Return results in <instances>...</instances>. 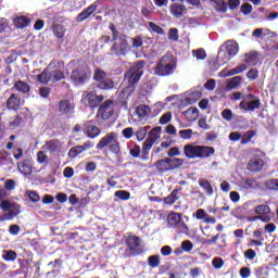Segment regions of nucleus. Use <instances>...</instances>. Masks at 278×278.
Listing matches in <instances>:
<instances>
[{
  "instance_id": "obj_24",
  "label": "nucleus",
  "mask_w": 278,
  "mask_h": 278,
  "mask_svg": "<svg viewBox=\"0 0 278 278\" xmlns=\"http://www.w3.org/2000/svg\"><path fill=\"white\" fill-rule=\"evenodd\" d=\"M17 168L22 175L29 176L33 173L31 164L29 162L17 163Z\"/></svg>"
},
{
  "instance_id": "obj_3",
  "label": "nucleus",
  "mask_w": 278,
  "mask_h": 278,
  "mask_svg": "<svg viewBox=\"0 0 278 278\" xmlns=\"http://www.w3.org/2000/svg\"><path fill=\"white\" fill-rule=\"evenodd\" d=\"M105 147H109V151H111V153H114L116 157H121V142H118L117 132L112 131L100 139L97 144V149L102 150L105 149Z\"/></svg>"
},
{
  "instance_id": "obj_20",
  "label": "nucleus",
  "mask_w": 278,
  "mask_h": 278,
  "mask_svg": "<svg viewBox=\"0 0 278 278\" xmlns=\"http://www.w3.org/2000/svg\"><path fill=\"white\" fill-rule=\"evenodd\" d=\"M239 51H240V46L238 45V42L233 40H228L226 42V52L230 55V58H236Z\"/></svg>"
},
{
  "instance_id": "obj_34",
  "label": "nucleus",
  "mask_w": 278,
  "mask_h": 278,
  "mask_svg": "<svg viewBox=\"0 0 278 278\" xmlns=\"http://www.w3.org/2000/svg\"><path fill=\"white\" fill-rule=\"evenodd\" d=\"M242 81L241 76H235L232 77L228 85L226 86V90H233V88H238L240 86V83Z\"/></svg>"
},
{
  "instance_id": "obj_14",
  "label": "nucleus",
  "mask_w": 278,
  "mask_h": 278,
  "mask_svg": "<svg viewBox=\"0 0 278 278\" xmlns=\"http://www.w3.org/2000/svg\"><path fill=\"white\" fill-rule=\"evenodd\" d=\"M248 168L252 173L260 172L262 168H264V160L262 157H260V156H254L248 163Z\"/></svg>"
},
{
  "instance_id": "obj_28",
  "label": "nucleus",
  "mask_w": 278,
  "mask_h": 278,
  "mask_svg": "<svg viewBox=\"0 0 278 278\" xmlns=\"http://www.w3.org/2000/svg\"><path fill=\"white\" fill-rule=\"evenodd\" d=\"M200 188H203V190L208 194V197H212L214 194V189L212 188V184H210V180L207 179H200L199 180Z\"/></svg>"
},
{
  "instance_id": "obj_23",
  "label": "nucleus",
  "mask_w": 278,
  "mask_h": 278,
  "mask_svg": "<svg viewBox=\"0 0 278 278\" xmlns=\"http://www.w3.org/2000/svg\"><path fill=\"white\" fill-rule=\"evenodd\" d=\"M45 147L48 151H50V153H55V151H60V149H62V143H60V140L52 139L47 141Z\"/></svg>"
},
{
  "instance_id": "obj_6",
  "label": "nucleus",
  "mask_w": 278,
  "mask_h": 278,
  "mask_svg": "<svg viewBox=\"0 0 278 278\" xmlns=\"http://www.w3.org/2000/svg\"><path fill=\"white\" fill-rule=\"evenodd\" d=\"M239 108L240 110H244V112H255V110H260L262 108V101L257 96L249 93L239 103Z\"/></svg>"
},
{
  "instance_id": "obj_7",
  "label": "nucleus",
  "mask_w": 278,
  "mask_h": 278,
  "mask_svg": "<svg viewBox=\"0 0 278 278\" xmlns=\"http://www.w3.org/2000/svg\"><path fill=\"white\" fill-rule=\"evenodd\" d=\"M184 164L181 159H165L156 162L155 167L159 173H166L168 170H174V168H179Z\"/></svg>"
},
{
  "instance_id": "obj_54",
  "label": "nucleus",
  "mask_w": 278,
  "mask_h": 278,
  "mask_svg": "<svg viewBox=\"0 0 278 278\" xmlns=\"http://www.w3.org/2000/svg\"><path fill=\"white\" fill-rule=\"evenodd\" d=\"M192 134H194V131H192V129H184V130L179 131V136L184 140H190V138H192Z\"/></svg>"
},
{
  "instance_id": "obj_11",
  "label": "nucleus",
  "mask_w": 278,
  "mask_h": 278,
  "mask_svg": "<svg viewBox=\"0 0 278 278\" xmlns=\"http://www.w3.org/2000/svg\"><path fill=\"white\" fill-rule=\"evenodd\" d=\"M140 238L136 236H128L126 239V244L129 249V251L132 253V255H140Z\"/></svg>"
},
{
  "instance_id": "obj_59",
  "label": "nucleus",
  "mask_w": 278,
  "mask_h": 278,
  "mask_svg": "<svg viewBox=\"0 0 278 278\" xmlns=\"http://www.w3.org/2000/svg\"><path fill=\"white\" fill-rule=\"evenodd\" d=\"M11 207H12V202H10V200H2L0 202V210H2V212H10Z\"/></svg>"
},
{
  "instance_id": "obj_47",
  "label": "nucleus",
  "mask_w": 278,
  "mask_h": 278,
  "mask_svg": "<svg viewBox=\"0 0 278 278\" xmlns=\"http://www.w3.org/2000/svg\"><path fill=\"white\" fill-rule=\"evenodd\" d=\"M80 153H84V148H81L80 146L73 147L68 151V157H75L76 155H79Z\"/></svg>"
},
{
  "instance_id": "obj_60",
  "label": "nucleus",
  "mask_w": 278,
  "mask_h": 278,
  "mask_svg": "<svg viewBox=\"0 0 278 278\" xmlns=\"http://www.w3.org/2000/svg\"><path fill=\"white\" fill-rule=\"evenodd\" d=\"M222 117L224 118V121L231 122L233 121V113L231 112V110L226 109L222 112Z\"/></svg>"
},
{
  "instance_id": "obj_25",
  "label": "nucleus",
  "mask_w": 278,
  "mask_h": 278,
  "mask_svg": "<svg viewBox=\"0 0 278 278\" xmlns=\"http://www.w3.org/2000/svg\"><path fill=\"white\" fill-rule=\"evenodd\" d=\"M201 97H203V93L201 91H191L188 97L185 99L186 103H188L189 105H192V103H197V101H199V99H201Z\"/></svg>"
},
{
  "instance_id": "obj_12",
  "label": "nucleus",
  "mask_w": 278,
  "mask_h": 278,
  "mask_svg": "<svg viewBox=\"0 0 278 278\" xmlns=\"http://www.w3.org/2000/svg\"><path fill=\"white\" fill-rule=\"evenodd\" d=\"M71 79L74 84H84V81H86V70L84 66H79L74 70L72 72Z\"/></svg>"
},
{
  "instance_id": "obj_49",
  "label": "nucleus",
  "mask_w": 278,
  "mask_h": 278,
  "mask_svg": "<svg viewBox=\"0 0 278 278\" xmlns=\"http://www.w3.org/2000/svg\"><path fill=\"white\" fill-rule=\"evenodd\" d=\"M148 27L151 31H154L155 34H164V29L153 22H149Z\"/></svg>"
},
{
  "instance_id": "obj_1",
  "label": "nucleus",
  "mask_w": 278,
  "mask_h": 278,
  "mask_svg": "<svg viewBox=\"0 0 278 278\" xmlns=\"http://www.w3.org/2000/svg\"><path fill=\"white\" fill-rule=\"evenodd\" d=\"M144 74V62L139 61L135 63L126 73L124 81H127V86L123 88L119 93V99H129L136 90V84L140 81V77Z\"/></svg>"
},
{
  "instance_id": "obj_27",
  "label": "nucleus",
  "mask_w": 278,
  "mask_h": 278,
  "mask_svg": "<svg viewBox=\"0 0 278 278\" xmlns=\"http://www.w3.org/2000/svg\"><path fill=\"white\" fill-rule=\"evenodd\" d=\"M184 116L187 118V121H197V118H199V109L189 108L184 112Z\"/></svg>"
},
{
  "instance_id": "obj_56",
  "label": "nucleus",
  "mask_w": 278,
  "mask_h": 278,
  "mask_svg": "<svg viewBox=\"0 0 278 278\" xmlns=\"http://www.w3.org/2000/svg\"><path fill=\"white\" fill-rule=\"evenodd\" d=\"M173 118V113L167 112L163 114L160 118V124L161 125H166L167 123H170V119Z\"/></svg>"
},
{
  "instance_id": "obj_2",
  "label": "nucleus",
  "mask_w": 278,
  "mask_h": 278,
  "mask_svg": "<svg viewBox=\"0 0 278 278\" xmlns=\"http://www.w3.org/2000/svg\"><path fill=\"white\" fill-rule=\"evenodd\" d=\"M184 153L186 157H189L190 160H197V157H211V155H214V153H216V150L214 149V147L186 144L184 147Z\"/></svg>"
},
{
  "instance_id": "obj_46",
  "label": "nucleus",
  "mask_w": 278,
  "mask_h": 278,
  "mask_svg": "<svg viewBox=\"0 0 278 278\" xmlns=\"http://www.w3.org/2000/svg\"><path fill=\"white\" fill-rule=\"evenodd\" d=\"M193 56L197 58V60H205V58H207V53L205 52V49L200 48L198 50H193Z\"/></svg>"
},
{
  "instance_id": "obj_33",
  "label": "nucleus",
  "mask_w": 278,
  "mask_h": 278,
  "mask_svg": "<svg viewBox=\"0 0 278 278\" xmlns=\"http://www.w3.org/2000/svg\"><path fill=\"white\" fill-rule=\"evenodd\" d=\"M212 5L217 12H227V2L225 0H212Z\"/></svg>"
},
{
  "instance_id": "obj_35",
  "label": "nucleus",
  "mask_w": 278,
  "mask_h": 278,
  "mask_svg": "<svg viewBox=\"0 0 278 278\" xmlns=\"http://www.w3.org/2000/svg\"><path fill=\"white\" fill-rule=\"evenodd\" d=\"M232 56H230L227 51L225 50H219L218 54H217V62L219 64H227V62H229V60H231Z\"/></svg>"
},
{
  "instance_id": "obj_32",
  "label": "nucleus",
  "mask_w": 278,
  "mask_h": 278,
  "mask_svg": "<svg viewBox=\"0 0 278 278\" xmlns=\"http://www.w3.org/2000/svg\"><path fill=\"white\" fill-rule=\"evenodd\" d=\"M16 257H18V254L12 250H3L2 252V260H4V262H14Z\"/></svg>"
},
{
  "instance_id": "obj_38",
  "label": "nucleus",
  "mask_w": 278,
  "mask_h": 278,
  "mask_svg": "<svg viewBox=\"0 0 278 278\" xmlns=\"http://www.w3.org/2000/svg\"><path fill=\"white\" fill-rule=\"evenodd\" d=\"M160 264V255H151L148 257V266H150V268H157Z\"/></svg>"
},
{
  "instance_id": "obj_53",
  "label": "nucleus",
  "mask_w": 278,
  "mask_h": 278,
  "mask_svg": "<svg viewBox=\"0 0 278 278\" xmlns=\"http://www.w3.org/2000/svg\"><path fill=\"white\" fill-rule=\"evenodd\" d=\"M181 249L182 251H186V253H190V251L194 249V244H192V241L186 240V241H182Z\"/></svg>"
},
{
  "instance_id": "obj_39",
  "label": "nucleus",
  "mask_w": 278,
  "mask_h": 278,
  "mask_svg": "<svg viewBox=\"0 0 278 278\" xmlns=\"http://www.w3.org/2000/svg\"><path fill=\"white\" fill-rule=\"evenodd\" d=\"M153 144H155V141L147 138L146 141L143 142L142 150L144 155H149V152L151 149H153Z\"/></svg>"
},
{
  "instance_id": "obj_9",
  "label": "nucleus",
  "mask_w": 278,
  "mask_h": 278,
  "mask_svg": "<svg viewBox=\"0 0 278 278\" xmlns=\"http://www.w3.org/2000/svg\"><path fill=\"white\" fill-rule=\"evenodd\" d=\"M50 68H55L50 72L51 81H62L64 79V72L60 68H64V62L63 61H52L49 64Z\"/></svg>"
},
{
  "instance_id": "obj_26",
  "label": "nucleus",
  "mask_w": 278,
  "mask_h": 278,
  "mask_svg": "<svg viewBox=\"0 0 278 278\" xmlns=\"http://www.w3.org/2000/svg\"><path fill=\"white\" fill-rule=\"evenodd\" d=\"M13 23L17 29H23L24 27H27L29 25L30 21L28 17L25 16H17L13 20Z\"/></svg>"
},
{
  "instance_id": "obj_15",
  "label": "nucleus",
  "mask_w": 278,
  "mask_h": 278,
  "mask_svg": "<svg viewBox=\"0 0 278 278\" xmlns=\"http://www.w3.org/2000/svg\"><path fill=\"white\" fill-rule=\"evenodd\" d=\"M169 11H170V14H173V16H175L176 18H181V16H184L186 12H188V9L184 4L173 3L169 7Z\"/></svg>"
},
{
  "instance_id": "obj_31",
  "label": "nucleus",
  "mask_w": 278,
  "mask_h": 278,
  "mask_svg": "<svg viewBox=\"0 0 278 278\" xmlns=\"http://www.w3.org/2000/svg\"><path fill=\"white\" fill-rule=\"evenodd\" d=\"M40 84H49L51 81V72L48 68H45L41 74L37 77Z\"/></svg>"
},
{
  "instance_id": "obj_36",
  "label": "nucleus",
  "mask_w": 278,
  "mask_h": 278,
  "mask_svg": "<svg viewBox=\"0 0 278 278\" xmlns=\"http://www.w3.org/2000/svg\"><path fill=\"white\" fill-rule=\"evenodd\" d=\"M256 135H257V131L255 130L245 131L242 135L241 144H248V142H251V139L254 138Z\"/></svg>"
},
{
  "instance_id": "obj_42",
  "label": "nucleus",
  "mask_w": 278,
  "mask_h": 278,
  "mask_svg": "<svg viewBox=\"0 0 278 278\" xmlns=\"http://www.w3.org/2000/svg\"><path fill=\"white\" fill-rule=\"evenodd\" d=\"M99 88H101L102 90H112V88H114V83L112 81V79H103L102 81H100Z\"/></svg>"
},
{
  "instance_id": "obj_63",
  "label": "nucleus",
  "mask_w": 278,
  "mask_h": 278,
  "mask_svg": "<svg viewBox=\"0 0 278 278\" xmlns=\"http://www.w3.org/2000/svg\"><path fill=\"white\" fill-rule=\"evenodd\" d=\"M248 79L255 80L257 77H260V71L252 68L247 73Z\"/></svg>"
},
{
  "instance_id": "obj_52",
  "label": "nucleus",
  "mask_w": 278,
  "mask_h": 278,
  "mask_svg": "<svg viewBox=\"0 0 278 278\" xmlns=\"http://www.w3.org/2000/svg\"><path fill=\"white\" fill-rule=\"evenodd\" d=\"M21 125H23V118L21 116H15L10 122V127H12V129H16V127H21Z\"/></svg>"
},
{
  "instance_id": "obj_51",
  "label": "nucleus",
  "mask_w": 278,
  "mask_h": 278,
  "mask_svg": "<svg viewBox=\"0 0 278 278\" xmlns=\"http://www.w3.org/2000/svg\"><path fill=\"white\" fill-rule=\"evenodd\" d=\"M160 131L161 128L160 127H155L150 131V137H148L150 140H153L154 142L156 140H160Z\"/></svg>"
},
{
  "instance_id": "obj_21",
  "label": "nucleus",
  "mask_w": 278,
  "mask_h": 278,
  "mask_svg": "<svg viewBox=\"0 0 278 278\" xmlns=\"http://www.w3.org/2000/svg\"><path fill=\"white\" fill-rule=\"evenodd\" d=\"M7 108L8 110H18L21 108V98L16 93L11 94L7 101Z\"/></svg>"
},
{
  "instance_id": "obj_43",
  "label": "nucleus",
  "mask_w": 278,
  "mask_h": 278,
  "mask_svg": "<svg viewBox=\"0 0 278 278\" xmlns=\"http://www.w3.org/2000/svg\"><path fill=\"white\" fill-rule=\"evenodd\" d=\"M115 197L117 199H121V201H129L131 193L125 190H118L115 192Z\"/></svg>"
},
{
  "instance_id": "obj_55",
  "label": "nucleus",
  "mask_w": 278,
  "mask_h": 278,
  "mask_svg": "<svg viewBox=\"0 0 278 278\" xmlns=\"http://www.w3.org/2000/svg\"><path fill=\"white\" fill-rule=\"evenodd\" d=\"M257 58V54L255 52H250L244 54V62L245 64H253Z\"/></svg>"
},
{
  "instance_id": "obj_8",
  "label": "nucleus",
  "mask_w": 278,
  "mask_h": 278,
  "mask_svg": "<svg viewBox=\"0 0 278 278\" xmlns=\"http://www.w3.org/2000/svg\"><path fill=\"white\" fill-rule=\"evenodd\" d=\"M103 101V96H97L96 91H85L83 93L81 103L86 108H91V110H94V108L99 106V103Z\"/></svg>"
},
{
  "instance_id": "obj_10",
  "label": "nucleus",
  "mask_w": 278,
  "mask_h": 278,
  "mask_svg": "<svg viewBox=\"0 0 278 278\" xmlns=\"http://www.w3.org/2000/svg\"><path fill=\"white\" fill-rule=\"evenodd\" d=\"M98 113L104 121L112 118L114 115V100H106L103 104L100 105Z\"/></svg>"
},
{
  "instance_id": "obj_58",
  "label": "nucleus",
  "mask_w": 278,
  "mask_h": 278,
  "mask_svg": "<svg viewBox=\"0 0 278 278\" xmlns=\"http://www.w3.org/2000/svg\"><path fill=\"white\" fill-rule=\"evenodd\" d=\"M48 160H49V156H47L45 152L42 151L37 152L38 164H47Z\"/></svg>"
},
{
  "instance_id": "obj_62",
  "label": "nucleus",
  "mask_w": 278,
  "mask_h": 278,
  "mask_svg": "<svg viewBox=\"0 0 278 278\" xmlns=\"http://www.w3.org/2000/svg\"><path fill=\"white\" fill-rule=\"evenodd\" d=\"M122 136L126 138V140H129V138L134 137V128L132 127H127L122 130Z\"/></svg>"
},
{
  "instance_id": "obj_30",
  "label": "nucleus",
  "mask_w": 278,
  "mask_h": 278,
  "mask_svg": "<svg viewBox=\"0 0 278 278\" xmlns=\"http://www.w3.org/2000/svg\"><path fill=\"white\" fill-rule=\"evenodd\" d=\"M150 112H151V109H149V105H144V104L139 105L136 110V114L140 119L149 116Z\"/></svg>"
},
{
  "instance_id": "obj_57",
  "label": "nucleus",
  "mask_w": 278,
  "mask_h": 278,
  "mask_svg": "<svg viewBox=\"0 0 278 278\" xmlns=\"http://www.w3.org/2000/svg\"><path fill=\"white\" fill-rule=\"evenodd\" d=\"M26 194L33 203H38V201H40V195H38V192L36 191H27Z\"/></svg>"
},
{
  "instance_id": "obj_29",
  "label": "nucleus",
  "mask_w": 278,
  "mask_h": 278,
  "mask_svg": "<svg viewBox=\"0 0 278 278\" xmlns=\"http://www.w3.org/2000/svg\"><path fill=\"white\" fill-rule=\"evenodd\" d=\"M14 88L17 90V92H22L23 94H27V92H29V90H31L29 85L22 80L16 81L14 84Z\"/></svg>"
},
{
  "instance_id": "obj_44",
  "label": "nucleus",
  "mask_w": 278,
  "mask_h": 278,
  "mask_svg": "<svg viewBox=\"0 0 278 278\" xmlns=\"http://www.w3.org/2000/svg\"><path fill=\"white\" fill-rule=\"evenodd\" d=\"M179 191L176 189L174 190L167 198H165V203L167 205H173V203H175V201H177V199H179V197H177V193Z\"/></svg>"
},
{
  "instance_id": "obj_5",
  "label": "nucleus",
  "mask_w": 278,
  "mask_h": 278,
  "mask_svg": "<svg viewBox=\"0 0 278 278\" xmlns=\"http://www.w3.org/2000/svg\"><path fill=\"white\" fill-rule=\"evenodd\" d=\"M126 35H119L115 39H112L114 42L110 49V55H116V58L125 56L129 53V42L127 41Z\"/></svg>"
},
{
  "instance_id": "obj_13",
  "label": "nucleus",
  "mask_w": 278,
  "mask_h": 278,
  "mask_svg": "<svg viewBox=\"0 0 278 278\" xmlns=\"http://www.w3.org/2000/svg\"><path fill=\"white\" fill-rule=\"evenodd\" d=\"M195 218L197 220H203L206 225H214L216 223V217L210 216L203 208H199L195 212Z\"/></svg>"
},
{
  "instance_id": "obj_18",
  "label": "nucleus",
  "mask_w": 278,
  "mask_h": 278,
  "mask_svg": "<svg viewBox=\"0 0 278 278\" xmlns=\"http://www.w3.org/2000/svg\"><path fill=\"white\" fill-rule=\"evenodd\" d=\"M75 110V104L71 103L68 100H63L59 102V111L63 115L73 114Z\"/></svg>"
},
{
  "instance_id": "obj_40",
  "label": "nucleus",
  "mask_w": 278,
  "mask_h": 278,
  "mask_svg": "<svg viewBox=\"0 0 278 278\" xmlns=\"http://www.w3.org/2000/svg\"><path fill=\"white\" fill-rule=\"evenodd\" d=\"M8 213L11 216V218H15V216H18L21 214V205L12 202L11 208Z\"/></svg>"
},
{
  "instance_id": "obj_48",
  "label": "nucleus",
  "mask_w": 278,
  "mask_h": 278,
  "mask_svg": "<svg viewBox=\"0 0 278 278\" xmlns=\"http://www.w3.org/2000/svg\"><path fill=\"white\" fill-rule=\"evenodd\" d=\"M148 131H149V130L147 129V127L139 128V129L137 130V132H136L137 140H138L139 142H142V140H143L144 138H147Z\"/></svg>"
},
{
  "instance_id": "obj_19",
  "label": "nucleus",
  "mask_w": 278,
  "mask_h": 278,
  "mask_svg": "<svg viewBox=\"0 0 278 278\" xmlns=\"http://www.w3.org/2000/svg\"><path fill=\"white\" fill-rule=\"evenodd\" d=\"M85 131L88 138H97L101 134V129L92 124V121L85 123Z\"/></svg>"
},
{
  "instance_id": "obj_50",
  "label": "nucleus",
  "mask_w": 278,
  "mask_h": 278,
  "mask_svg": "<svg viewBox=\"0 0 278 278\" xmlns=\"http://www.w3.org/2000/svg\"><path fill=\"white\" fill-rule=\"evenodd\" d=\"M175 229H177L179 233H188L189 231L188 225H186V223L181 219L179 220Z\"/></svg>"
},
{
  "instance_id": "obj_16",
  "label": "nucleus",
  "mask_w": 278,
  "mask_h": 278,
  "mask_svg": "<svg viewBox=\"0 0 278 278\" xmlns=\"http://www.w3.org/2000/svg\"><path fill=\"white\" fill-rule=\"evenodd\" d=\"M93 12H97V4H91L83 12H80L76 17L77 23H83V21H86V18H90Z\"/></svg>"
},
{
  "instance_id": "obj_64",
  "label": "nucleus",
  "mask_w": 278,
  "mask_h": 278,
  "mask_svg": "<svg viewBox=\"0 0 278 278\" xmlns=\"http://www.w3.org/2000/svg\"><path fill=\"white\" fill-rule=\"evenodd\" d=\"M212 264L216 269H220L225 265V262L220 257H215L213 258Z\"/></svg>"
},
{
  "instance_id": "obj_41",
  "label": "nucleus",
  "mask_w": 278,
  "mask_h": 278,
  "mask_svg": "<svg viewBox=\"0 0 278 278\" xmlns=\"http://www.w3.org/2000/svg\"><path fill=\"white\" fill-rule=\"evenodd\" d=\"M254 212L255 214H258V216H262L263 214H270V207L266 204H261L255 207Z\"/></svg>"
},
{
  "instance_id": "obj_61",
  "label": "nucleus",
  "mask_w": 278,
  "mask_h": 278,
  "mask_svg": "<svg viewBox=\"0 0 278 278\" xmlns=\"http://www.w3.org/2000/svg\"><path fill=\"white\" fill-rule=\"evenodd\" d=\"M105 72L101 71V70H96L94 75H93V79L96 81H103V79H105Z\"/></svg>"
},
{
  "instance_id": "obj_37",
  "label": "nucleus",
  "mask_w": 278,
  "mask_h": 278,
  "mask_svg": "<svg viewBox=\"0 0 278 278\" xmlns=\"http://www.w3.org/2000/svg\"><path fill=\"white\" fill-rule=\"evenodd\" d=\"M264 186L267 190L278 191V179H267L265 180Z\"/></svg>"
},
{
  "instance_id": "obj_45",
  "label": "nucleus",
  "mask_w": 278,
  "mask_h": 278,
  "mask_svg": "<svg viewBox=\"0 0 278 278\" xmlns=\"http://www.w3.org/2000/svg\"><path fill=\"white\" fill-rule=\"evenodd\" d=\"M131 49H140L143 45V40L141 36H136L135 38L131 39Z\"/></svg>"
},
{
  "instance_id": "obj_17",
  "label": "nucleus",
  "mask_w": 278,
  "mask_h": 278,
  "mask_svg": "<svg viewBox=\"0 0 278 278\" xmlns=\"http://www.w3.org/2000/svg\"><path fill=\"white\" fill-rule=\"evenodd\" d=\"M93 12H97V4H91L83 12H80L76 17L77 23H83V21H86V18H90Z\"/></svg>"
},
{
  "instance_id": "obj_22",
  "label": "nucleus",
  "mask_w": 278,
  "mask_h": 278,
  "mask_svg": "<svg viewBox=\"0 0 278 278\" xmlns=\"http://www.w3.org/2000/svg\"><path fill=\"white\" fill-rule=\"evenodd\" d=\"M181 220V214L180 213H170L167 216V225L172 229H175L177 227L178 223Z\"/></svg>"
},
{
  "instance_id": "obj_4",
  "label": "nucleus",
  "mask_w": 278,
  "mask_h": 278,
  "mask_svg": "<svg viewBox=\"0 0 278 278\" xmlns=\"http://www.w3.org/2000/svg\"><path fill=\"white\" fill-rule=\"evenodd\" d=\"M177 68V63L175 59L169 55L162 56L160 62L156 64L155 74L160 75V77H166L168 75H173L175 70Z\"/></svg>"
}]
</instances>
